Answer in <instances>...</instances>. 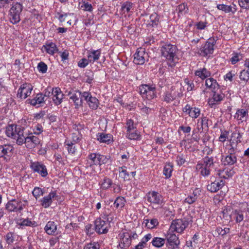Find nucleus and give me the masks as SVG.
<instances>
[{
	"label": "nucleus",
	"instance_id": "obj_1",
	"mask_svg": "<svg viewBox=\"0 0 249 249\" xmlns=\"http://www.w3.org/2000/svg\"><path fill=\"white\" fill-rule=\"evenodd\" d=\"M139 92L143 99L151 100L157 97L155 85L142 84L139 87Z\"/></svg>",
	"mask_w": 249,
	"mask_h": 249
},
{
	"label": "nucleus",
	"instance_id": "obj_2",
	"mask_svg": "<svg viewBox=\"0 0 249 249\" xmlns=\"http://www.w3.org/2000/svg\"><path fill=\"white\" fill-rule=\"evenodd\" d=\"M203 163H198L196 165V169H201L200 174L204 177L210 174L211 168L214 166L213 157H206L203 159Z\"/></svg>",
	"mask_w": 249,
	"mask_h": 249
},
{
	"label": "nucleus",
	"instance_id": "obj_3",
	"mask_svg": "<svg viewBox=\"0 0 249 249\" xmlns=\"http://www.w3.org/2000/svg\"><path fill=\"white\" fill-rule=\"evenodd\" d=\"M23 9V6L18 2L13 4L9 10L10 21L13 24L18 23L20 20V15Z\"/></svg>",
	"mask_w": 249,
	"mask_h": 249
},
{
	"label": "nucleus",
	"instance_id": "obj_4",
	"mask_svg": "<svg viewBox=\"0 0 249 249\" xmlns=\"http://www.w3.org/2000/svg\"><path fill=\"white\" fill-rule=\"evenodd\" d=\"M177 50L176 46L171 44L165 43L161 47L160 50L162 56L166 58V59L173 61Z\"/></svg>",
	"mask_w": 249,
	"mask_h": 249
},
{
	"label": "nucleus",
	"instance_id": "obj_5",
	"mask_svg": "<svg viewBox=\"0 0 249 249\" xmlns=\"http://www.w3.org/2000/svg\"><path fill=\"white\" fill-rule=\"evenodd\" d=\"M215 42L216 41L213 38L208 39L204 45L199 49L198 53L200 55L205 57L212 54L213 53L214 46Z\"/></svg>",
	"mask_w": 249,
	"mask_h": 249
},
{
	"label": "nucleus",
	"instance_id": "obj_6",
	"mask_svg": "<svg viewBox=\"0 0 249 249\" xmlns=\"http://www.w3.org/2000/svg\"><path fill=\"white\" fill-rule=\"evenodd\" d=\"M27 204L26 200L24 201V203L22 204L20 200L13 199L7 202L6 209L9 212H20Z\"/></svg>",
	"mask_w": 249,
	"mask_h": 249
},
{
	"label": "nucleus",
	"instance_id": "obj_7",
	"mask_svg": "<svg viewBox=\"0 0 249 249\" xmlns=\"http://www.w3.org/2000/svg\"><path fill=\"white\" fill-rule=\"evenodd\" d=\"M188 225V222L187 221L182 219H176L172 221L170 227L169 231L181 233Z\"/></svg>",
	"mask_w": 249,
	"mask_h": 249
},
{
	"label": "nucleus",
	"instance_id": "obj_8",
	"mask_svg": "<svg viewBox=\"0 0 249 249\" xmlns=\"http://www.w3.org/2000/svg\"><path fill=\"white\" fill-rule=\"evenodd\" d=\"M30 166L34 172L38 173L42 177H46L48 175L46 166L40 162L32 161Z\"/></svg>",
	"mask_w": 249,
	"mask_h": 249
},
{
	"label": "nucleus",
	"instance_id": "obj_9",
	"mask_svg": "<svg viewBox=\"0 0 249 249\" xmlns=\"http://www.w3.org/2000/svg\"><path fill=\"white\" fill-rule=\"evenodd\" d=\"M32 90L33 87L31 84L28 83L23 84L18 90L17 97L25 99L31 95Z\"/></svg>",
	"mask_w": 249,
	"mask_h": 249
},
{
	"label": "nucleus",
	"instance_id": "obj_10",
	"mask_svg": "<svg viewBox=\"0 0 249 249\" xmlns=\"http://www.w3.org/2000/svg\"><path fill=\"white\" fill-rule=\"evenodd\" d=\"M95 231L99 234L106 233L108 231V224L101 218L95 221Z\"/></svg>",
	"mask_w": 249,
	"mask_h": 249
},
{
	"label": "nucleus",
	"instance_id": "obj_11",
	"mask_svg": "<svg viewBox=\"0 0 249 249\" xmlns=\"http://www.w3.org/2000/svg\"><path fill=\"white\" fill-rule=\"evenodd\" d=\"M120 242L119 246L122 249H127L131 245V234L128 232H123L119 234Z\"/></svg>",
	"mask_w": 249,
	"mask_h": 249
},
{
	"label": "nucleus",
	"instance_id": "obj_12",
	"mask_svg": "<svg viewBox=\"0 0 249 249\" xmlns=\"http://www.w3.org/2000/svg\"><path fill=\"white\" fill-rule=\"evenodd\" d=\"M167 240V246L169 249H178L180 243L178 237L174 233H168L166 235Z\"/></svg>",
	"mask_w": 249,
	"mask_h": 249
},
{
	"label": "nucleus",
	"instance_id": "obj_13",
	"mask_svg": "<svg viewBox=\"0 0 249 249\" xmlns=\"http://www.w3.org/2000/svg\"><path fill=\"white\" fill-rule=\"evenodd\" d=\"M58 196L56 195L55 191L51 192L49 195L44 196L40 200L42 206L45 208L50 207L52 203L53 199H57Z\"/></svg>",
	"mask_w": 249,
	"mask_h": 249
},
{
	"label": "nucleus",
	"instance_id": "obj_14",
	"mask_svg": "<svg viewBox=\"0 0 249 249\" xmlns=\"http://www.w3.org/2000/svg\"><path fill=\"white\" fill-rule=\"evenodd\" d=\"M147 54L145 53L143 48H139L134 55V62L137 65H142L144 63L145 57Z\"/></svg>",
	"mask_w": 249,
	"mask_h": 249
},
{
	"label": "nucleus",
	"instance_id": "obj_15",
	"mask_svg": "<svg viewBox=\"0 0 249 249\" xmlns=\"http://www.w3.org/2000/svg\"><path fill=\"white\" fill-rule=\"evenodd\" d=\"M40 142V139L34 135L32 133H31L28 134L25 144H26L27 148H33L39 144Z\"/></svg>",
	"mask_w": 249,
	"mask_h": 249
},
{
	"label": "nucleus",
	"instance_id": "obj_16",
	"mask_svg": "<svg viewBox=\"0 0 249 249\" xmlns=\"http://www.w3.org/2000/svg\"><path fill=\"white\" fill-rule=\"evenodd\" d=\"M147 200L150 203L161 205L162 203V196L156 192L149 193L147 195Z\"/></svg>",
	"mask_w": 249,
	"mask_h": 249
},
{
	"label": "nucleus",
	"instance_id": "obj_17",
	"mask_svg": "<svg viewBox=\"0 0 249 249\" xmlns=\"http://www.w3.org/2000/svg\"><path fill=\"white\" fill-rule=\"evenodd\" d=\"M68 95L70 96V98L74 102L76 106L75 107L82 106V99L81 98V92L79 91H76L75 93L70 92Z\"/></svg>",
	"mask_w": 249,
	"mask_h": 249
},
{
	"label": "nucleus",
	"instance_id": "obj_18",
	"mask_svg": "<svg viewBox=\"0 0 249 249\" xmlns=\"http://www.w3.org/2000/svg\"><path fill=\"white\" fill-rule=\"evenodd\" d=\"M25 128H18V135L17 136V144L21 145L25 143L28 134L25 132Z\"/></svg>",
	"mask_w": 249,
	"mask_h": 249
},
{
	"label": "nucleus",
	"instance_id": "obj_19",
	"mask_svg": "<svg viewBox=\"0 0 249 249\" xmlns=\"http://www.w3.org/2000/svg\"><path fill=\"white\" fill-rule=\"evenodd\" d=\"M236 5L232 3L231 5H228L224 4H219L217 5V8L224 12L226 13H232L234 14L236 12L237 9Z\"/></svg>",
	"mask_w": 249,
	"mask_h": 249
},
{
	"label": "nucleus",
	"instance_id": "obj_20",
	"mask_svg": "<svg viewBox=\"0 0 249 249\" xmlns=\"http://www.w3.org/2000/svg\"><path fill=\"white\" fill-rule=\"evenodd\" d=\"M224 185V182L222 180H220V181H215L207 185V189L211 192H216L221 188Z\"/></svg>",
	"mask_w": 249,
	"mask_h": 249
},
{
	"label": "nucleus",
	"instance_id": "obj_21",
	"mask_svg": "<svg viewBox=\"0 0 249 249\" xmlns=\"http://www.w3.org/2000/svg\"><path fill=\"white\" fill-rule=\"evenodd\" d=\"M63 98V94L59 88H55L54 90V94L52 97L53 101L56 105L60 104L62 101Z\"/></svg>",
	"mask_w": 249,
	"mask_h": 249
},
{
	"label": "nucleus",
	"instance_id": "obj_22",
	"mask_svg": "<svg viewBox=\"0 0 249 249\" xmlns=\"http://www.w3.org/2000/svg\"><path fill=\"white\" fill-rule=\"evenodd\" d=\"M13 151V147L11 145H0V158H3L5 156H10Z\"/></svg>",
	"mask_w": 249,
	"mask_h": 249
},
{
	"label": "nucleus",
	"instance_id": "obj_23",
	"mask_svg": "<svg viewBox=\"0 0 249 249\" xmlns=\"http://www.w3.org/2000/svg\"><path fill=\"white\" fill-rule=\"evenodd\" d=\"M97 140L100 142L109 143L112 140V136L109 134H105L104 133H98L97 135Z\"/></svg>",
	"mask_w": 249,
	"mask_h": 249
},
{
	"label": "nucleus",
	"instance_id": "obj_24",
	"mask_svg": "<svg viewBox=\"0 0 249 249\" xmlns=\"http://www.w3.org/2000/svg\"><path fill=\"white\" fill-rule=\"evenodd\" d=\"M221 161L225 165H231L237 161V158L234 155H229L222 158Z\"/></svg>",
	"mask_w": 249,
	"mask_h": 249
},
{
	"label": "nucleus",
	"instance_id": "obj_25",
	"mask_svg": "<svg viewBox=\"0 0 249 249\" xmlns=\"http://www.w3.org/2000/svg\"><path fill=\"white\" fill-rule=\"evenodd\" d=\"M57 229L56 225L55 223L53 221H49L46 226L45 227L44 230L47 234L49 235H53L56 231Z\"/></svg>",
	"mask_w": 249,
	"mask_h": 249
},
{
	"label": "nucleus",
	"instance_id": "obj_26",
	"mask_svg": "<svg viewBox=\"0 0 249 249\" xmlns=\"http://www.w3.org/2000/svg\"><path fill=\"white\" fill-rule=\"evenodd\" d=\"M46 101V99H45V97L43 96V94L42 93H39L36 95L34 99L30 100V103L31 105L35 106L37 104H40Z\"/></svg>",
	"mask_w": 249,
	"mask_h": 249
},
{
	"label": "nucleus",
	"instance_id": "obj_27",
	"mask_svg": "<svg viewBox=\"0 0 249 249\" xmlns=\"http://www.w3.org/2000/svg\"><path fill=\"white\" fill-rule=\"evenodd\" d=\"M79 138H77L76 140L73 139L72 142H71L66 144L67 149L69 154H74L77 149V147L75 145V143L79 141Z\"/></svg>",
	"mask_w": 249,
	"mask_h": 249
},
{
	"label": "nucleus",
	"instance_id": "obj_28",
	"mask_svg": "<svg viewBox=\"0 0 249 249\" xmlns=\"http://www.w3.org/2000/svg\"><path fill=\"white\" fill-rule=\"evenodd\" d=\"M101 55V51L100 50H94L89 53L88 57L89 62H92L98 60Z\"/></svg>",
	"mask_w": 249,
	"mask_h": 249
},
{
	"label": "nucleus",
	"instance_id": "obj_29",
	"mask_svg": "<svg viewBox=\"0 0 249 249\" xmlns=\"http://www.w3.org/2000/svg\"><path fill=\"white\" fill-rule=\"evenodd\" d=\"M195 74L196 76H198L202 79H204L210 77L211 74L210 71L205 68L196 71L195 72Z\"/></svg>",
	"mask_w": 249,
	"mask_h": 249
},
{
	"label": "nucleus",
	"instance_id": "obj_30",
	"mask_svg": "<svg viewBox=\"0 0 249 249\" xmlns=\"http://www.w3.org/2000/svg\"><path fill=\"white\" fill-rule=\"evenodd\" d=\"M43 47L47 53L51 55H53L58 51L56 45L53 42L46 44Z\"/></svg>",
	"mask_w": 249,
	"mask_h": 249
},
{
	"label": "nucleus",
	"instance_id": "obj_31",
	"mask_svg": "<svg viewBox=\"0 0 249 249\" xmlns=\"http://www.w3.org/2000/svg\"><path fill=\"white\" fill-rule=\"evenodd\" d=\"M206 79L205 85L207 88L212 89L218 88L219 85L216 80L212 77Z\"/></svg>",
	"mask_w": 249,
	"mask_h": 249
},
{
	"label": "nucleus",
	"instance_id": "obj_32",
	"mask_svg": "<svg viewBox=\"0 0 249 249\" xmlns=\"http://www.w3.org/2000/svg\"><path fill=\"white\" fill-rule=\"evenodd\" d=\"M224 97L223 94H220L214 92L213 94L212 100L209 101V105L213 107V106L222 100Z\"/></svg>",
	"mask_w": 249,
	"mask_h": 249
},
{
	"label": "nucleus",
	"instance_id": "obj_33",
	"mask_svg": "<svg viewBox=\"0 0 249 249\" xmlns=\"http://www.w3.org/2000/svg\"><path fill=\"white\" fill-rule=\"evenodd\" d=\"M18 224L21 226L34 227L36 226V223L35 221H31V220L29 218L20 219V222H18Z\"/></svg>",
	"mask_w": 249,
	"mask_h": 249
},
{
	"label": "nucleus",
	"instance_id": "obj_34",
	"mask_svg": "<svg viewBox=\"0 0 249 249\" xmlns=\"http://www.w3.org/2000/svg\"><path fill=\"white\" fill-rule=\"evenodd\" d=\"M159 18L160 17L157 13L152 14L150 16V21L148 25L152 27L157 26L159 23Z\"/></svg>",
	"mask_w": 249,
	"mask_h": 249
},
{
	"label": "nucleus",
	"instance_id": "obj_35",
	"mask_svg": "<svg viewBox=\"0 0 249 249\" xmlns=\"http://www.w3.org/2000/svg\"><path fill=\"white\" fill-rule=\"evenodd\" d=\"M151 243L153 246L160 248L162 247L165 244V239L160 237H156L153 238Z\"/></svg>",
	"mask_w": 249,
	"mask_h": 249
},
{
	"label": "nucleus",
	"instance_id": "obj_36",
	"mask_svg": "<svg viewBox=\"0 0 249 249\" xmlns=\"http://www.w3.org/2000/svg\"><path fill=\"white\" fill-rule=\"evenodd\" d=\"M126 137L130 140H137L140 139L141 135L137 129H135L133 131L127 132Z\"/></svg>",
	"mask_w": 249,
	"mask_h": 249
},
{
	"label": "nucleus",
	"instance_id": "obj_37",
	"mask_svg": "<svg viewBox=\"0 0 249 249\" xmlns=\"http://www.w3.org/2000/svg\"><path fill=\"white\" fill-rule=\"evenodd\" d=\"M248 111L246 110L242 109H239L237 111L234 118L238 120L243 121L244 118L246 119V116L248 115Z\"/></svg>",
	"mask_w": 249,
	"mask_h": 249
},
{
	"label": "nucleus",
	"instance_id": "obj_38",
	"mask_svg": "<svg viewBox=\"0 0 249 249\" xmlns=\"http://www.w3.org/2000/svg\"><path fill=\"white\" fill-rule=\"evenodd\" d=\"M145 226L149 229H153L156 227L159 224L157 219L153 218L151 219H145L144 222Z\"/></svg>",
	"mask_w": 249,
	"mask_h": 249
},
{
	"label": "nucleus",
	"instance_id": "obj_39",
	"mask_svg": "<svg viewBox=\"0 0 249 249\" xmlns=\"http://www.w3.org/2000/svg\"><path fill=\"white\" fill-rule=\"evenodd\" d=\"M125 200L124 197L119 196L116 198L114 203V206L117 209H122L125 205Z\"/></svg>",
	"mask_w": 249,
	"mask_h": 249
},
{
	"label": "nucleus",
	"instance_id": "obj_40",
	"mask_svg": "<svg viewBox=\"0 0 249 249\" xmlns=\"http://www.w3.org/2000/svg\"><path fill=\"white\" fill-rule=\"evenodd\" d=\"M173 165L171 163H169L166 164L163 169V175L166 176V178H169L171 175L173 171Z\"/></svg>",
	"mask_w": 249,
	"mask_h": 249
},
{
	"label": "nucleus",
	"instance_id": "obj_41",
	"mask_svg": "<svg viewBox=\"0 0 249 249\" xmlns=\"http://www.w3.org/2000/svg\"><path fill=\"white\" fill-rule=\"evenodd\" d=\"M188 10V8L184 3L179 4L176 8L179 17L185 15L187 12Z\"/></svg>",
	"mask_w": 249,
	"mask_h": 249
},
{
	"label": "nucleus",
	"instance_id": "obj_42",
	"mask_svg": "<svg viewBox=\"0 0 249 249\" xmlns=\"http://www.w3.org/2000/svg\"><path fill=\"white\" fill-rule=\"evenodd\" d=\"M108 160V159L106 156L98 154L94 164L101 165L107 163Z\"/></svg>",
	"mask_w": 249,
	"mask_h": 249
},
{
	"label": "nucleus",
	"instance_id": "obj_43",
	"mask_svg": "<svg viewBox=\"0 0 249 249\" xmlns=\"http://www.w3.org/2000/svg\"><path fill=\"white\" fill-rule=\"evenodd\" d=\"M243 58V54L240 53H234L230 59L232 64H235Z\"/></svg>",
	"mask_w": 249,
	"mask_h": 249
},
{
	"label": "nucleus",
	"instance_id": "obj_44",
	"mask_svg": "<svg viewBox=\"0 0 249 249\" xmlns=\"http://www.w3.org/2000/svg\"><path fill=\"white\" fill-rule=\"evenodd\" d=\"M16 127V124H12L8 125L6 127L5 133L6 135L9 137L14 138V131L15 128Z\"/></svg>",
	"mask_w": 249,
	"mask_h": 249
},
{
	"label": "nucleus",
	"instance_id": "obj_45",
	"mask_svg": "<svg viewBox=\"0 0 249 249\" xmlns=\"http://www.w3.org/2000/svg\"><path fill=\"white\" fill-rule=\"evenodd\" d=\"M125 166L120 167L119 168V176L124 178V180H128L129 174L125 169Z\"/></svg>",
	"mask_w": 249,
	"mask_h": 249
},
{
	"label": "nucleus",
	"instance_id": "obj_46",
	"mask_svg": "<svg viewBox=\"0 0 249 249\" xmlns=\"http://www.w3.org/2000/svg\"><path fill=\"white\" fill-rule=\"evenodd\" d=\"M133 6V3L130 1H125L122 4L121 7V10L122 11H125L127 13L130 12V10L132 9Z\"/></svg>",
	"mask_w": 249,
	"mask_h": 249
},
{
	"label": "nucleus",
	"instance_id": "obj_47",
	"mask_svg": "<svg viewBox=\"0 0 249 249\" xmlns=\"http://www.w3.org/2000/svg\"><path fill=\"white\" fill-rule=\"evenodd\" d=\"M200 109L196 107H191L189 112V115L192 118H196L200 115Z\"/></svg>",
	"mask_w": 249,
	"mask_h": 249
},
{
	"label": "nucleus",
	"instance_id": "obj_48",
	"mask_svg": "<svg viewBox=\"0 0 249 249\" xmlns=\"http://www.w3.org/2000/svg\"><path fill=\"white\" fill-rule=\"evenodd\" d=\"M233 214L235 216V220L237 223H240L244 219V215L242 211L236 210L233 212Z\"/></svg>",
	"mask_w": 249,
	"mask_h": 249
},
{
	"label": "nucleus",
	"instance_id": "obj_49",
	"mask_svg": "<svg viewBox=\"0 0 249 249\" xmlns=\"http://www.w3.org/2000/svg\"><path fill=\"white\" fill-rule=\"evenodd\" d=\"M90 99L91 101H90V102H89V107L92 109H96L99 106L98 100L95 97L90 98Z\"/></svg>",
	"mask_w": 249,
	"mask_h": 249
},
{
	"label": "nucleus",
	"instance_id": "obj_50",
	"mask_svg": "<svg viewBox=\"0 0 249 249\" xmlns=\"http://www.w3.org/2000/svg\"><path fill=\"white\" fill-rule=\"evenodd\" d=\"M239 78L241 80L248 82L249 79V72L248 70H242L240 73Z\"/></svg>",
	"mask_w": 249,
	"mask_h": 249
},
{
	"label": "nucleus",
	"instance_id": "obj_51",
	"mask_svg": "<svg viewBox=\"0 0 249 249\" xmlns=\"http://www.w3.org/2000/svg\"><path fill=\"white\" fill-rule=\"evenodd\" d=\"M164 101L167 103H170L175 99L174 95H172L171 93L167 92L164 94Z\"/></svg>",
	"mask_w": 249,
	"mask_h": 249
},
{
	"label": "nucleus",
	"instance_id": "obj_52",
	"mask_svg": "<svg viewBox=\"0 0 249 249\" xmlns=\"http://www.w3.org/2000/svg\"><path fill=\"white\" fill-rule=\"evenodd\" d=\"M184 83L187 86V90L188 91L195 89V84L193 81L189 80L188 79L186 78L184 79Z\"/></svg>",
	"mask_w": 249,
	"mask_h": 249
},
{
	"label": "nucleus",
	"instance_id": "obj_53",
	"mask_svg": "<svg viewBox=\"0 0 249 249\" xmlns=\"http://www.w3.org/2000/svg\"><path fill=\"white\" fill-rule=\"evenodd\" d=\"M47 65L43 62H40L38 64L37 69L39 72L45 73L46 72L47 70Z\"/></svg>",
	"mask_w": 249,
	"mask_h": 249
},
{
	"label": "nucleus",
	"instance_id": "obj_54",
	"mask_svg": "<svg viewBox=\"0 0 249 249\" xmlns=\"http://www.w3.org/2000/svg\"><path fill=\"white\" fill-rule=\"evenodd\" d=\"M54 90H55V89L53 88H47L45 89L44 91V94H43V96H44L45 99L47 100V98H49L52 96L53 97V95L54 94Z\"/></svg>",
	"mask_w": 249,
	"mask_h": 249
},
{
	"label": "nucleus",
	"instance_id": "obj_55",
	"mask_svg": "<svg viewBox=\"0 0 249 249\" xmlns=\"http://www.w3.org/2000/svg\"><path fill=\"white\" fill-rule=\"evenodd\" d=\"M127 127V132L133 131L136 127L134 125V121L132 119H128L126 123Z\"/></svg>",
	"mask_w": 249,
	"mask_h": 249
},
{
	"label": "nucleus",
	"instance_id": "obj_56",
	"mask_svg": "<svg viewBox=\"0 0 249 249\" xmlns=\"http://www.w3.org/2000/svg\"><path fill=\"white\" fill-rule=\"evenodd\" d=\"M242 134L239 132H234L231 134V139H234L236 143H240L241 142V139L242 138Z\"/></svg>",
	"mask_w": 249,
	"mask_h": 249
},
{
	"label": "nucleus",
	"instance_id": "obj_57",
	"mask_svg": "<svg viewBox=\"0 0 249 249\" xmlns=\"http://www.w3.org/2000/svg\"><path fill=\"white\" fill-rule=\"evenodd\" d=\"M112 180L107 178H105L104 182L102 183V187L104 189L109 188L112 185Z\"/></svg>",
	"mask_w": 249,
	"mask_h": 249
},
{
	"label": "nucleus",
	"instance_id": "obj_58",
	"mask_svg": "<svg viewBox=\"0 0 249 249\" xmlns=\"http://www.w3.org/2000/svg\"><path fill=\"white\" fill-rule=\"evenodd\" d=\"M33 195L37 198L41 196H42L43 193L42 189L39 187H35L32 192Z\"/></svg>",
	"mask_w": 249,
	"mask_h": 249
},
{
	"label": "nucleus",
	"instance_id": "obj_59",
	"mask_svg": "<svg viewBox=\"0 0 249 249\" xmlns=\"http://www.w3.org/2000/svg\"><path fill=\"white\" fill-rule=\"evenodd\" d=\"M238 3L242 8L249 9V0H238Z\"/></svg>",
	"mask_w": 249,
	"mask_h": 249
},
{
	"label": "nucleus",
	"instance_id": "obj_60",
	"mask_svg": "<svg viewBox=\"0 0 249 249\" xmlns=\"http://www.w3.org/2000/svg\"><path fill=\"white\" fill-rule=\"evenodd\" d=\"M99 245L97 243L93 242L85 245L84 249H99Z\"/></svg>",
	"mask_w": 249,
	"mask_h": 249
},
{
	"label": "nucleus",
	"instance_id": "obj_61",
	"mask_svg": "<svg viewBox=\"0 0 249 249\" xmlns=\"http://www.w3.org/2000/svg\"><path fill=\"white\" fill-rule=\"evenodd\" d=\"M81 7L83 8V10L85 11L91 12L93 10L91 4L88 2H86L84 1Z\"/></svg>",
	"mask_w": 249,
	"mask_h": 249
},
{
	"label": "nucleus",
	"instance_id": "obj_62",
	"mask_svg": "<svg viewBox=\"0 0 249 249\" xmlns=\"http://www.w3.org/2000/svg\"><path fill=\"white\" fill-rule=\"evenodd\" d=\"M208 121L209 119L206 117H202L201 118V128L203 130V129L207 128V130L208 129Z\"/></svg>",
	"mask_w": 249,
	"mask_h": 249
},
{
	"label": "nucleus",
	"instance_id": "obj_63",
	"mask_svg": "<svg viewBox=\"0 0 249 249\" xmlns=\"http://www.w3.org/2000/svg\"><path fill=\"white\" fill-rule=\"evenodd\" d=\"M176 162H177L178 165L179 166L182 165L186 162V160L182 154L178 155L177 157Z\"/></svg>",
	"mask_w": 249,
	"mask_h": 249
},
{
	"label": "nucleus",
	"instance_id": "obj_64",
	"mask_svg": "<svg viewBox=\"0 0 249 249\" xmlns=\"http://www.w3.org/2000/svg\"><path fill=\"white\" fill-rule=\"evenodd\" d=\"M89 62V59L82 58L79 61L78 66L80 68H85L88 65Z\"/></svg>",
	"mask_w": 249,
	"mask_h": 249
}]
</instances>
